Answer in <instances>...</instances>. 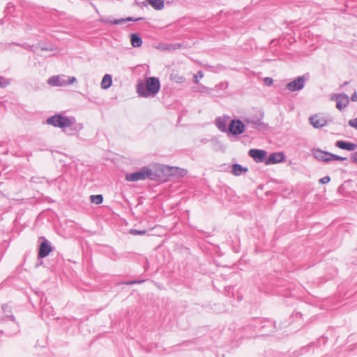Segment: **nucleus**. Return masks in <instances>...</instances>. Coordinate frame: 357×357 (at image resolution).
<instances>
[{"label": "nucleus", "mask_w": 357, "mask_h": 357, "mask_svg": "<svg viewBox=\"0 0 357 357\" xmlns=\"http://www.w3.org/2000/svg\"><path fill=\"white\" fill-rule=\"evenodd\" d=\"M160 89L159 79L155 77H149L146 79L145 84L142 82L137 85V93L144 98L154 97Z\"/></svg>", "instance_id": "f257e3e1"}, {"label": "nucleus", "mask_w": 357, "mask_h": 357, "mask_svg": "<svg viewBox=\"0 0 357 357\" xmlns=\"http://www.w3.org/2000/svg\"><path fill=\"white\" fill-rule=\"evenodd\" d=\"M156 174L151 169L147 167H142L139 171L126 174V179L128 181H137L149 178L150 180H155Z\"/></svg>", "instance_id": "f03ea898"}, {"label": "nucleus", "mask_w": 357, "mask_h": 357, "mask_svg": "<svg viewBox=\"0 0 357 357\" xmlns=\"http://www.w3.org/2000/svg\"><path fill=\"white\" fill-rule=\"evenodd\" d=\"M83 128L81 123H77L75 118L69 116L63 131L68 135H74L78 133Z\"/></svg>", "instance_id": "7ed1b4c3"}, {"label": "nucleus", "mask_w": 357, "mask_h": 357, "mask_svg": "<svg viewBox=\"0 0 357 357\" xmlns=\"http://www.w3.org/2000/svg\"><path fill=\"white\" fill-rule=\"evenodd\" d=\"M307 78L305 75L296 77L286 85V89L290 91H297L303 89L305 86Z\"/></svg>", "instance_id": "20e7f679"}, {"label": "nucleus", "mask_w": 357, "mask_h": 357, "mask_svg": "<svg viewBox=\"0 0 357 357\" xmlns=\"http://www.w3.org/2000/svg\"><path fill=\"white\" fill-rule=\"evenodd\" d=\"M69 116H64L60 114H56L54 116L49 117L46 122L47 124L52 125L54 127L60 128L63 130L65 128L66 122Z\"/></svg>", "instance_id": "39448f33"}, {"label": "nucleus", "mask_w": 357, "mask_h": 357, "mask_svg": "<svg viewBox=\"0 0 357 357\" xmlns=\"http://www.w3.org/2000/svg\"><path fill=\"white\" fill-rule=\"evenodd\" d=\"M245 128V124L240 120H231L228 126V130L233 135H238L243 132Z\"/></svg>", "instance_id": "423d86ee"}, {"label": "nucleus", "mask_w": 357, "mask_h": 357, "mask_svg": "<svg viewBox=\"0 0 357 357\" xmlns=\"http://www.w3.org/2000/svg\"><path fill=\"white\" fill-rule=\"evenodd\" d=\"M40 239L43 241L39 246L38 257L43 259L48 256L53 249L51 243L45 237H41Z\"/></svg>", "instance_id": "0eeeda50"}, {"label": "nucleus", "mask_w": 357, "mask_h": 357, "mask_svg": "<svg viewBox=\"0 0 357 357\" xmlns=\"http://www.w3.org/2000/svg\"><path fill=\"white\" fill-rule=\"evenodd\" d=\"M331 100L336 101V107L340 111L345 108L349 102V96L345 93L333 95Z\"/></svg>", "instance_id": "6e6552de"}, {"label": "nucleus", "mask_w": 357, "mask_h": 357, "mask_svg": "<svg viewBox=\"0 0 357 357\" xmlns=\"http://www.w3.org/2000/svg\"><path fill=\"white\" fill-rule=\"evenodd\" d=\"M142 20V17L134 18L132 17H128L126 18L114 19V20H111L109 17H107V18H101L100 19L101 22H104L105 24H113V25L123 24H124L126 22H131V21L136 22V21H139V20Z\"/></svg>", "instance_id": "1a4fd4ad"}, {"label": "nucleus", "mask_w": 357, "mask_h": 357, "mask_svg": "<svg viewBox=\"0 0 357 357\" xmlns=\"http://www.w3.org/2000/svg\"><path fill=\"white\" fill-rule=\"evenodd\" d=\"M267 152L261 149H250L248 155L253 158L256 162H262L266 161Z\"/></svg>", "instance_id": "9d476101"}, {"label": "nucleus", "mask_w": 357, "mask_h": 357, "mask_svg": "<svg viewBox=\"0 0 357 357\" xmlns=\"http://www.w3.org/2000/svg\"><path fill=\"white\" fill-rule=\"evenodd\" d=\"M245 129L251 130V129H257L262 130L265 128L266 125L261 121L259 119H245ZM250 132H252L250 130Z\"/></svg>", "instance_id": "9b49d317"}, {"label": "nucleus", "mask_w": 357, "mask_h": 357, "mask_svg": "<svg viewBox=\"0 0 357 357\" xmlns=\"http://www.w3.org/2000/svg\"><path fill=\"white\" fill-rule=\"evenodd\" d=\"M313 156L318 160L328 162L331 161V153L328 151H324L319 149H315L312 151Z\"/></svg>", "instance_id": "f8f14e48"}, {"label": "nucleus", "mask_w": 357, "mask_h": 357, "mask_svg": "<svg viewBox=\"0 0 357 357\" xmlns=\"http://www.w3.org/2000/svg\"><path fill=\"white\" fill-rule=\"evenodd\" d=\"M65 75L52 76L47 80V83L52 86H62L67 85Z\"/></svg>", "instance_id": "ddd939ff"}, {"label": "nucleus", "mask_w": 357, "mask_h": 357, "mask_svg": "<svg viewBox=\"0 0 357 357\" xmlns=\"http://www.w3.org/2000/svg\"><path fill=\"white\" fill-rule=\"evenodd\" d=\"M284 159L283 153L278 152L271 153L268 158H266V165L275 164L282 162Z\"/></svg>", "instance_id": "4468645a"}, {"label": "nucleus", "mask_w": 357, "mask_h": 357, "mask_svg": "<svg viewBox=\"0 0 357 357\" xmlns=\"http://www.w3.org/2000/svg\"><path fill=\"white\" fill-rule=\"evenodd\" d=\"M310 123L315 128H320L324 127L326 125V120L317 114H315L314 116H312L310 118Z\"/></svg>", "instance_id": "2eb2a0df"}, {"label": "nucleus", "mask_w": 357, "mask_h": 357, "mask_svg": "<svg viewBox=\"0 0 357 357\" xmlns=\"http://www.w3.org/2000/svg\"><path fill=\"white\" fill-rule=\"evenodd\" d=\"M335 146L341 149L347 151H354L357 149L356 144L342 140L337 141Z\"/></svg>", "instance_id": "dca6fc26"}, {"label": "nucleus", "mask_w": 357, "mask_h": 357, "mask_svg": "<svg viewBox=\"0 0 357 357\" xmlns=\"http://www.w3.org/2000/svg\"><path fill=\"white\" fill-rule=\"evenodd\" d=\"M148 4H150L155 10H161L164 7V1L163 0H146L145 1L142 2V5L144 6H147Z\"/></svg>", "instance_id": "f3484780"}, {"label": "nucleus", "mask_w": 357, "mask_h": 357, "mask_svg": "<svg viewBox=\"0 0 357 357\" xmlns=\"http://www.w3.org/2000/svg\"><path fill=\"white\" fill-rule=\"evenodd\" d=\"M130 42L134 47H139L142 45V40L137 33L130 34Z\"/></svg>", "instance_id": "a211bd4d"}, {"label": "nucleus", "mask_w": 357, "mask_h": 357, "mask_svg": "<svg viewBox=\"0 0 357 357\" xmlns=\"http://www.w3.org/2000/svg\"><path fill=\"white\" fill-rule=\"evenodd\" d=\"M112 84V76L109 74H106L102 79V82L100 84L101 88L103 89H107L111 86Z\"/></svg>", "instance_id": "6ab92c4d"}, {"label": "nucleus", "mask_w": 357, "mask_h": 357, "mask_svg": "<svg viewBox=\"0 0 357 357\" xmlns=\"http://www.w3.org/2000/svg\"><path fill=\"white\" fill-rule=\"evenodd\" d=\"M232 173L236 176L241 175L243 172H247L248 168L242 167L239 164H234L232 165Z\"/></svg>", "instance_id": "aec40b11"}, {"label": "nucleus", "mask_w": 357, "mask_h": 357, "mask_svg": "<svg viewBox=\"0 0 357 357\" xmlns=\"http://www.w3.org/2000/svg\"><path fill=\"white\" fill-rule=\"evenodd\" d=\"M215 123L218 129L222 132L227 131V120L221 117H218L215 120Z\"/></svg>", "instance_id": "412c9836"}, {"label": "nucleus", "mask_w": 357, "mask_h": 357, "mask_svg": "<svg viewBox=\"0 0 357 357\" xmlns=\"http://www.w3.org/2000/svg\"><path fill=\"white\" fill-rule=\"evenodd\" d=\"M2 310H3V313L6 314V317H10L12 321H15L14 316L10 314L11 310H10V307H9L8 305H7V304L3 305L2 306Z\"/></svg>", "instance_id": "4be33fe9"}, {"label": "nucleus", "mask_w": 357, "mask_h": 357, "mask_svg": "<svg viewBox=\"0 0 357 357\" xmlns=\"http://www.w3.org/2000/svg\"><path fill=\"white\" fill-rule=\"evenodd\" d=\"M91 201L96 204H100L103 202V197L102 195H91Z\"/></svg>", "instance_id": "5701e85b"}, {"label": "nucleus", "mask_w": 357, "mask_h": 357, "mask_svg": "<svg viewBox=\"0 0 357 357\" xmlns=\"http://www.w3.org/2000/svg\"><path fill=\"white\" fill-rule=\"evenodd\" d=\"M228 87L227 82H222L218 85H216L214 89V92H218L219 90H225Z\"/></svg>", "instance_id": "b1692460"}, {"label": "nucleus", "mask_w": 357, "mask_h": 357, "mask_svg": "<svg viewBox=\"0 0 357 357\" xmlns=\"http://www.w3.org/2000/svg\"><path fill=\"white\" fill-rule=\"evenodd\" d=\"M200 92L215 96V94H213L214 89H209L204 86H201Z\"/></svg>", "instance_id": "393cba45"}, {"label": "nucleus", "mask_w": 357, "mask_h": 357, "mask_svg": "<svg viewBox=\"0 0 357 357\" xmlns=\"http://www.w3.org/2000/svg\"><path fill=\"white\" fill-rule=\"evenodd\" d=\"M204 77V73L202 70L198 71L193 76V82L196 84H198L199 78H202Z\"/></svg>", "instance_id": "a878e982"}, {"label": "nucleus", "mask_w": 357, "mask_h": 357, "mask_svg": "<svg viewBox=\"0 0 357 357\" xmlns=\"http://www.w3.org/2000/svg\"><path fill=\"white\" fill-rule=\"evenodd\" d=\"M335 160L343 161V160H347V158L341 157L337 155L331 153V161Z\"/></svg>", "instance_id": "bb28decb"}, {"label": "nucleus", "mask_w": 357, "mask_h": 357, "mask_svg": "<svg viewBox=\"0 0 357 357\" xmlns=\"http://www.w3.org/2000/svg\"><path fill=\"white\" fill-rule=\"evenodd\" d=\"M348 124L349 126L357 130V117L349 121Z\"/></svg>", "instance_id": "cd10ccee"}, {"label": "nucleus", "mask_w": 357, "mask_h": 357, "mask_svg": "<svg viewBox=\"0 0 357 357\" xmlns=\"http://www.w3.org/2000/svg\"><path fill=\"white\" fill-rule=\"evenodd\" d=\"M264 82L266 86H269L273 84V79L271 77H265L264 79Z\"/></svg>", "instance_id": "c85d7f7f"}, {"label": "nucleus", "mask_w": 357, "mask_h": 357, "mask_svg": "<svg viewBox=\"0 0 357 357\" xmlns=\"http://www.w3.org/2000/svg\"><path fill=\"white\" fill-rule=\"evenodd\" d=\"M330 181H331L330 176H326L321 178V179H319V183L321 184H326V183H329Z\"/></svg>", "instance_id": "c756f323"}, {"label": "nucleus", "mask_w": 357, "mask_h": 357, "mask_svg": "<svg viewBox=\"0 0 357 357\" xmlns=\"http://www.w3.org/2000/svg\"><path fill=\"white\" fill-rule=\"evenodd\" d=\"M8 84L6 79L3 77H0V88L5 87Z\"/></svg>", "instance_id": "7c9ffc66"}, {"label": "nucleus", "mask_w": 357, "mask_h": 357, "mask_svg": "<svg viewBox=\"0 0 357 357\" xmlns=\"http://www.w3.org/2000/svg\"><path fill=\"white\" fill-rule=\"evenodd\" d=\"M130 234H145V231H139V230H137V229H131L130 230Z\"/></svg>", "instance_id": "2f4dec72"}, {"label": "nucleus", "mask_w": 357, "mask_h": 357, "mask_svg": "<svg viewBox=\"0 0 357 357\" xmlns=\"http://www.w3.org/2000/svg\"><path fill=\"white\" fill-rule=\"evenodd\" d=\"M77 82V79L75 77H68V80L67 81V85L72 84Z\"/></svg>", "instance_id": "473e14b6"}, {"label": "nucleus", "mask_w": 357, "mask_h": 357, "mask_svg": "<svg viewBox=\"0 0 357 357\" xmlns=\"http://www.w3.org/2000/svg\"><path fill=\"white\" fill-rule=\"evenodd\" d=\"M351 160L354 163L357 164V151L351 154Z\"/></svg>", "instance_id": "72a5a7b5"}, {"label": "nucleus", "mask_w": 357, "mask_h": 357, "mask_svg": "<svg viewBox=\"0 0 357 357\" xmlns=\"http://www.w3.org/2000/svg\"><path fill=\"white\" fill-rule=\"evenodd\" d=\"M351 100L352 101H354V102L357 101V93H356V92H354V93H353L351 95Z\"/></svg>", "instance_id": "f704fd0d"}, {"label": "nucleus", "mask_w": 357, "mask_h": 357, "mask_svg": "<svg viewBox=\"0 0 357 357\" xmlns=\"http://www.w3.org/2000/svg\"><path fill=\"white\" fill-rule=\"evenodd\" d=\"M145 282V280H133L134 284H142Z\"/></svg>", "instance_id": "c9c22d12"}, {"label": "nucleus", "mask_w": 357, "mask_h": 357, "mask_svg": "<svg viewBox=\"0 0 357 357\" xmlns=\"http://www.w3.org/2000/svg\"><path fill=\"white\" fill-rule=\"evenodd\" d=\"M123 284H126V285H131V284H134V282H133V280H130V281L123 282Z\"/></svg>", "instance_id": "e433bc0d"}, {"label": "nucleus", "mask_w": 357, "mask_h": 357, "mask_svg": "<svg viewBox=\"0 0 357 357\" xmlns=\"http://www.w3.org/2000/svg\"><path fill=\"white\" fill-rule=\"evenodd\" d=\"M3 320H4V319L3 318V319H0V321H3Z\"/></svg>", "instance_id": "4c0bfd02"}]
</instances>
